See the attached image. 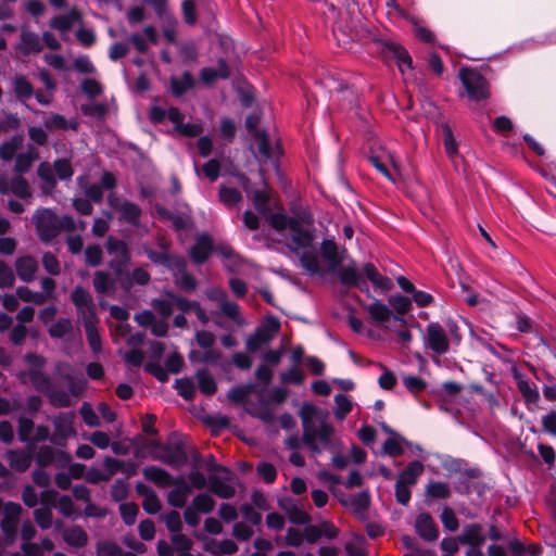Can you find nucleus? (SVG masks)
I'll use <instances>...</instances> for the list:
<instances>
[{"label":"nucleus","instance_id":"f257e3e1","mask_svg":"<svg viewBox=\"0 0 556 556\" xmlns=\"http://www.w3.org/2000/svg\"><path fill=\"white\" fill-rule=\"evenodd\" d=\"M291 253L299 258L301 265L309 273H321L324 266L337 271L340 281L346 286L362 289L366 286L355 263L349 258L346 250L340 245H289Z\"/></svg>","mask_w":556,"mask_h":556},{"label":"nucleus","instance_id":"f03ea898","mask_svg":"<svg viewBox=\"0 0 556 556\" xmlns=\"http://www.w3.org/2000/svg\"><path fill=\"white\" fill-rule=\"evenodd\" d=\"M253 204L258 213L268 219L271 227L287 233L294 243H309L316 239V232H320L315 225L313 215L306 207L298 206L291 210V215L271 213L267 192L257 190L253 193Z\"/></svg>","mask_w":556,"mask_h":556},{"label":"nucleus","instance_id":"7ed1b4c3","mask_svg":"<svg viewBox=\"0 0 556 556\" xmlns=\"http://www.w3.org/2000/svg\"><path fill=\"white\" fill-rule=\"evenodd\" d=\"M303 435L302 442L314 454H320L323 450L332 444L333 427L328 422V414L312 404H303L300 410Z\"/></svg>","mask_w":556,"mask_h":556},{"label":"nucleus","instance_id":"20e7f679","mask_svg":"<svg viewBox=\"0 0 556 556\" xmlns=\"http://www.w3.org/2000/svg\"><path fill=\"white\" fill-rule=\"evenodd\" d=\"M159 251L152 249L147 250L149 257L154 262L162 264L168 268L177 270L176 285L186 292H193L197 287L195 278L186 271V261L181 256L172 254L167 250V245H157Z\"/></svg>","mask_w":556,"mask_h":556},{"label":"nucleus","instance_id":"39448f33","mask_svg":"<svg viewBox=\"0 0 556 556\" xmlns=\"http://www.w3.org/2000/svg\"><path fill=\"white\" fill-rule=\"evenodd\" d=\"M154 448L153 457L173 468H180L188 462V447L185 440L173 433L166 443L154 441L151 443Z\"/></svg>","mask_w":556,"mask_h":556},{"label":"nucleus","instance_id":"423d86ee","mask_svg":"<svg viewBox=\"0 0 556 556\" xmlns=\"http://www.w3.org/2000/svg\"><path fill=\"white\" fill-rule=\"evenodd\" d=\"M33 223L43 241L52 240L61 229L73 230L75 228V223L71 217L59 218L49 208H38L33 216Z\"/></svg>","mask_w":556,"mask_h":556},{"label":"nucleus","instance_id":"0eeeda50","mask_svg":"<svg viewBox=\"0 0 556 556\" xmlns=\"http://www.w3.org/2000/svg\"><path fill=\"white\" fill-rule=\"evenodd\" d=\"M459 77L472 100H482L489 96V87L485 78L476 70L463 68Z\"/></svg>","mask_w":556,"mask_h":556},{"label":"nucleus","instance_id":"6e6552de","mask_svg":"<svg viewBox=\"0 0 556 556\" xmlns=\"http://www.w3.org/2000/svg\"><path fill=\"white\" fill-rule=\"evenodd\" d=\"M71 301L76 307L77 314L83 321L88 319H96L98 317L92 295L83 287H75L71 294Z\"/></svg>","mask_w":556,"mask_h":556},{"label":"nucleus","instance_id":"1a4fd4ad","mask_svg":"<svg viewBox=\"0 0 556 556\" xmlns=\"http://www.w3.org/2000/svg\"><path fill=\"white\" fill-rule=\"evenodd\" d=\"M23 511V507L18 503L8 502L4 505L3 518L1 520V529L7 538V543L14 541L16 527Z\"/></svg>","mask_w":556,"mask_h":556},{"label":"nucleus","instance_id":"9d476101","mask_svg":"<svg viewBox=\"0 0 556 556\" xmlns=\"http://www.w3.org/2000/svg\"><path fill=\"white\" fill-rule=\"evenodd\" d=\"M426 343L434 353L442 355L450 349V342L444 328L438 323H430L426 328Z\"/></svg>","mask_w":556,"mask_h":556},{"label":"nucleus","instance_id":"9b49d317","mask_svg":"<svg viewBox=\"0 0 556 556\" xmlns=\"http://www.w3.org/2000/svg\"><path fill=\"white\" fill-rule=\"evenodd\" d=\"M280 325L277 320L270 321L268 326L257 328V330L248 338L247 350L249 352L258 351L264 344L269 343L278 333Z\"/></svg>","mask_w":556,"mask_h":556},{"label":"nucleus","instance_id":"f8f14e48","mask_svg":"<svg viewBox=\"0 0 556 556\" xmlns=\"http://www.w3.org/2000/svg\"><path fill=\"white\" fill-rule=\"evenodd\" d=\"M54 433L51 437V442L56 445H64L65 441L73 437L76 432L74 429V415L71 413L60 414L55 417Z\"/></svg>","mask_w":556,"mask_h":556},{"label":"nucleus","instance_id":"ddd939ff","mask_svg":"<svg viewBox=\"0 0 556 556\" xmlns=\"http://www.w3.org/2000/svg\"><path fill=\"white\" fill-rule=\"evenodd\" d=\"M278 506L287 514L289 520L295 525H306L311 521V516L305 511L303 505L292 497H282L278 501Z\"/></svg>","mask_w":556,"mask_h":556},{"label":"nucleus","instance_id":"4468645a","mask_svg":"<svg viewBox=\"0 0 556 556\" xmlns=\"http://www.w3.org/2000/svg\"><path fill=\"white\" fill-rule=\"evenodd\" d=\"M486 540L484 528L480 523H469L463 527L458 541L462 545H469V548H480Z\"/></svg>","mask_w":556,"mask_h":556},{"label":"nucleus","instance_id":"2eb2a0df","mask_svg":"<svg viewBox=\"0 0 556 556\" xmlns=\"http://www.w3.org/2000/svg\"><path fill=\"white\" fill-rule=\"evenodd\" d=\"M415 529L420 538L428 542H433L439 536L438 526L428 513H421L417 516Z\"/></svg>","mask_w":556,"mask_h":556},{"label":"nucleus","instance_id":"dca6fc26","mask_svg":"<svg viewBox=\"0 0 556 556\" xmlns=\"http://www.w3.org/2000/svg\"><path fill=\"white\" fill-rule=\"evenodd\" d=\"M20 379L24 383L29 381L35 390L43 395H46L53 386L51 378L45 374L43 370L39 371L38 369L21 372Z\"/></svg>","mask_w":556,"mask_h":556},{"label":"nucleus","instance_id":"f3484780","mask_svg":"<svg viewBox=\"0 0 556 556\" xmlns=\"http://www.w3.org/2000/svg\"><path fill=\"white\" fill-rule=\"evenodd\" d=\"M5 458L10 468L16 472H25L33 462L31 453L23 448L7 451Z\"/></svg>","mask_w":556,"mask_h":556},{"label":"nucleus","instance_id":"a211bd4d","mask_svg":"<svg viewBox=\"0 0 556 556\" xmlns=\"http://www.w3.org/2000/svg\"><path fill=\"white\" fill-rule=\"evenodd\" d=\"M369 162L387 179H389L392 182H395V178L391 175V173L388 169V164H391L394 170L397 173L400 172V166L391 152L383 151L379 155H370Z\"/></svg>","mask_w":556,"mask_h":556},{"label":"nucleus","instance_id":"6ab92c4d","mask_svg":"<svg viewBox=\"0 0 556 556\" xmlns=\"http://www.w3.org/2000/svg\"><path fill=\"white\" fill-rule=\"evenodd\" d=\"M108 200L110 205L119 212V219L136 224L140 215V208L136 204L125 201L119 205L114 194H110Z\"/></svg>","mask_w":556,"mask_h":556},{"label":"nucleus","instance_id":"aec40b11","mask_svg":"<svg viewBox=\"0 0 556 556\" xmlns=\"http://www.w3.org/2000/svg\"><path fill=\"white\" fill-rule=\"evenodd\" d=\"M210 490L220 498H231L236 494L235 488L229 484L232 480H225L224 473L211 475L208 478Z\"/></svg>","mask_w":556,"mask_h":556},{"label":"nucleus","instance_id":"412c9836","mask_svg":"<svg viewBox=\"0 0 556 556\" xmlns=\"http://www.w3.org/2000/svg\"><path fill=\"white\" fill-rule=\"evenodd\" d=\"M216 253L222 256L225 267L231 273H239L244 266L243 258L229 245H217Z\"/></svg>","mask_w":556,"mask_h":556},{"label":"nucleus","instance_id":"4be33fe9","mask_svg":"<svg viewBox=\"0 0 556 556\" xmlns=\"http://www.w3.org/2000/svg\"><path fill=\"white\" fill-rule=\"evenodd\" d=\"M204 549L214 556L232 555L238 552V545L232 540H223L220 542L208 539L204 543Z\"/></svg>","mask_w":556,"mask_h":556},{"label":"nucleus","instance_id":"5701e85b","mask_svg":"<svg viewBox=\"0 0 556 556\" xmlns=\"http://www.w3.org/2000/svg\"><path fill=\"white\" fill-rule=\"evenodd\" d=\"M17 276L21 280L29 282L35 278L38 269L37 261L31 256L20 257L15 262Z\"/></svg>","mask_w":556,"mask_h":556},{"label":"nucleus","instance_id":"b1692460","mask_svg":"<svg viewBox=\"0 0 556 556\" xmlns=\"http://www.w3.org/2000/svg\"><path fill=\"white\" fill-rule=\"evenodd\" d=\"M144 478L160 488H167L173 484V478L168 471L156 466H148L142 471Z\"/></svg>","mask_w":556,"mask_h":556},{"label":"nucleus","instance_id":"393cba45","mask_svg":"<svg viewBox=\"0 0 556 556\" xmlns=\"http://www.w3.org/2000/svg\"><path fill=\"white\" fill-rule=\"evenodd\" d=\"M371 498L368 491H362L350 498V505L352 513L358 519H365L367 516L368 508L370 506Z\"/></svg>","mask_w":556,"mask_h":556},{"label":"nucleus","instance_id":"a878e982","mask_svg":"<svg viewBox=\"0 0 556 556\" xmlns=\"http://www.w3.org/2000/svg\"><path fill=\"white\" fill-rule=\"evenodd\" d=\"M25 55L38 53L42 49L41 40L35 33L23 30L21 34V42L17 47Z\"/></svg>","mask_w":556,"mask_h":556},{"label":"nucleus","instance_id":"bb28decb","mask_svg":"<svg viewBox=\"0 0 556 556\" xmlns=\"http://www.w3.org/2000/svg\"><path fill=\"white\" fill-rule=\"evenodd\" d=\"M364 274L367 279L376 287L383 291H389L392 289L393 283L390 278L382 276L374 264L367 263L364 266Z\"/></svg>","mask_w":556,"mask_h":556},{"label":"nucleus","instance_id":"cd10ccee","mask_svg":"<svg viewBox=\"0 0 556 556\" xmlns=\"http://www.w3.org/2000/svg\"><path fill=\"white\" fill-rule=\"evenodd\" d=\"M108 254L112 257L109 265L117 273L122 271V267L128 261L127 245H105Z\"/></svg>","mask_w":556,"mask_h":556},{"label":"nucleus","instance_id":"c85d7f7f","mask_svg":"<svg viewBox=\"0 0 556 556\" xmlns=\"http://www.w3.org/2000/svg\"><path fill=\"white\" fill-rule=\"evenodd\" d=\"M422 471L424 466L420 462H412L399 475L397 481L408 486L415 485L418 477L422 473Z\"/></svg>","mask_w":556,"mask_h":556},{"label":"nucleus","instance_id":"c756f323","mask_svg":"<svg viewBox=\"0 0 556 556\" xmlns=\"http://www.w3.org/2000/svg\"><path fill=\"white\" fill-rule=\"evenodd\" d=\"M98 323V317L96 319H88L83 321L88 343L94 353L101 352L102 349L101 338L97 327Z\"/></svg>","mask_w":556,"mask_h":556},{"label":"nucleus","instance_id":"7c9ffc66","mask_svg":"<svg viewBox=\"0 0 556 556\" xmlns=\"http://www.w3.org/2000/svg\"><path fill=\"white\" fill-rule=\"evenodd\" d=\"M64 541L74 547H84L88 543L87 532L79 526H74L63 532Z\"/></svg>","mask_w":556,"mask_h":556},{"label":"nucleus","instance_id":"2f4dec72","mask_svg":"<svg viewBox=\"0 0 556 556\" xmlns=\"http://www.w3.org/2000/svg\"><path fill=\"white\" fill-rule=\"evenodd\" d=\"M93 287L98 293L109 294L115 289V280L108 273L96 271L93 276Z\"/></svg>","mask_w":556,"mask_h":556},{"label":"nucleus","instance_id":"473e14b6","mask_svg":"<svg viewBox=\"0 0 556 556\" xmlns=\"http://www.w3.org/2000/svg\"><path fill=\"white\" fill-rule=\"evenodd\" d=\"M79 20V13L76 10H72L68 14L55 16L50 26L61 33H67Z\"/></svg>","mask_w":556,"mask_h":556},{"label":"nucleus","instance_id":"72a5a7b5","mask_svg":"<svg viewBox=\"0 0 556 556\" xmlns=\"http://www.w3.org/2000/svg\"><path fill=\"white\" fill-rule=\"evenodd\" d=\"M38 157L37 149L29 147L26 152L16 156L15 170L20 174L26 173Z\"/></svg>","mask_w":556,"mask_h":556},{"label":"nucleus","instance_id":"f704fd0d","mask_svg":"<svg viewBox=\"0 0 556 556\" xmlns=\"http://www.w3.org/2000/svg\"><path fill=\"white\" fill-rule=\"evenodd\" d=\"M228 75L229 72L226 63L224 61H219L217 68L205 67L201 71V80L204 84L210 85L217 78H226Z\"/></svg>","mask_w":556,"mask_h":556},{"label":"nucleus","instance_id":"c9c22d12","mask_svg":"<svg viewBox=\"0 0 556 556\" xmlns=\"http://www.w3.org/2000/svg\"><path fill=\"white\" fill-rule=\"evenodd\" d=\"M366 311L369 313L371 318L378 323H386L392 316L391 309L378 300H375L372 303L367 305Z\"/></svg>","mask_w":556,"mask_h":556},{"label":"nucleus","instance_id":"e433bc0d","mask_svg":"<svg viewBox=\"0 0 556 556\" xmlns=\"http://www.w3.org/2000/svg\"><path fill=\"white\" fill-rule=\"evenodd\" d=\"M442 141L444 150L450 159H454L458 154V146L453 136L452 129L447 124L441 126Z\"/></svg>","mask_w":556,"mask_h":556},{"label":"nucleus","instance_id":"4c0bfd02","mask_svg":"<svg viewBox=\"0 0 556 556\" xmlns=\"http://www.w3.org/2000/svg\"><path fill=\"white\" fill-rule=\"evenodd\" d=\"M514 378L517 380L519 392L522 394L527 402L534 403L539 400V392L536 389H533L520 372L515 370Z\"/></svg>","mask_w":556,"mask_h":556},{"label":"nucleus","instance_id":"58836bf2","mask_svg":"<svg viewBox=\"0 0 556 556\" xmlns=\"http://www.w3.org/2000/svg\"><path fill=\"white\" fill-rule=\"evenodd\" d=\"M191 492V486L175 488L168 493L167 503L173 507L181 508L186 505Z\"/></svg>","mask_w":556,"mask_h":556},{"label":"nucleus","instance_id":"ea45409f","mask_svg":"<svg viewBox=\"0 0 556 556\" xmlns=\"http://www.w3.org/2000/svg\"><path fill=\"white\" fill-rule=\"evenodd\" d=\"M9 191H12L21 198L29 195L28 185L22 177L13 179L10 188L4 184L3 180H0V193H8Z\"/></svg>","mask_w":556,"mask_h":556},{"label":"nucleus","instance_id":"a19ab883","mask_svg":"<svg viewBox=\"0 0 556 556\" xmlns=\"http://www.w3.org/2000/svg\"><path fill=\"white\" fill-rule=\"evenodd\" d=\"M23 144L22 136H14L10 140L4 141L0 147V155L4 161H11L16 151Z\"/></svg>","mask_w":556,"mask_h":556},{"label":"nucleus","instance_id":"79ce46f5","mask_svg":"<svg viewBox=\"0 0 556 556\" xmlns=\"http://www.w3.org/2000/svg\"><path fill=\"white\" fill-rule=\"evenodd\" d=\"M46 396L49 399L50 403L56 407H68L72 404L68 393L62 389L54 388V386L50 388Z\"/></svg>","mask_w":556,"mask_h":556},{"label":"nucleus","instance_id":"37998d69","mask_svg":"<svg viewBox=\"0 0 556 556\" xmlns=\"http://www.w3.org/2000/svg\"><path fill=\"white\" fill-rule=\"evenodd\" d=\"M197 379H198V383H199V388H200L201 392H203L207 395H212L216 392V390H217L216 383H215L213 377L211 376V374L208 372V370H206V369L198 370Z\"/></svg>","mask_w":556,"mask_h":556},{"label":"nucleus","instance_id":"c03bdc74","mask_svg":"<svg viewBox=\"0 0 556 556\" xmlns=\"http://www.w3.org/2000/svg\"><path fill=\"white\" fill-rule=\"evenodd\" d=\"M451 494L450 486L444 482H430L426 486V495L435 500L448 498Z\"/></svg>","mask_w":556,"mask_h":556},{"label":"nucleus","instance_id":"a18cd8bd","mask_svg":"<svg viewBox=\"0 0 556 556\" xmlns=\"http://www.w3.org/2000/svg\"><path fill=\"white\" fill-rule=\"evenodd\" d=\"M34 519L42 530H48L53 525V513L50 507H40L34 510Z\"/></svg>","mask_w":556,"mask_h":556},{"label":"nucleus","instance_id":"49530a36","mask_svg":"<svg viewBox=\"0 0 556 556\" xmlns=\"http://www.w3.org/2000/svg\"><path fill=\"white\" fill-rule=\"evenodd\" d=\"M16 295L23 302H30L37 305H42L47 301V295L41 292H33L27 287H18L16 289Z\"/></svg>","mask_w":556,"mask_h":556},{"label":"nucleus","instance_id":"de8ad7c7","mask_svg":"<svg viewBox=\"0 0 556 556\" xmlns=\"http://www.w3.org/2000/svg\"><path fill=\"white\" fill-rule=\"evenodd\" d=\"M193 78L189 73H184L180 77L172 78V90L176 96H181L193 87Z\"/></svg>","mask_w":556,"mask_h":556},{"label":"nucleus","instance_id":"09e8293b","mask_svg":"<svg viewBox=\"0 0 556 556\" xmlns=\"http://www.w3.org/2000/svg\"><path fill=\"white\" fill-rule=\"evenodd\" d=\"M203 463H204L205 468L211 472V475L224 473L225 480H233L235 479V475L229 469H227L226 467H224L222 465L216 464V459H215L214 455H212V454L207 455L204 458Z\"/></svg>","mask_w":556,"mask_h":556},{"label":"nucleus","instance_id":"8fccbe9b","mask_svg":"<svg viewBox=\"0 0 556 556\" xmlns=\"http://www.w3.org/2000/svg\"><path fill=\"white\" fill-rule=\"evenodd\" d=\"M38 175L43 181L45 191L50 192L55 186V180L51 165L48 162L40 163L38 166Z\"/></svg>","mask_w":556,"mask_h":556},{"label":"nucleus","instance_id":"3c124183","mask_svg":"<svg viewBox=\"0 0 556 556\" xmlns=\"http://www.w3.org/2000/svg\"><path fill=\"white\" fill-rule=\"evenodd\" d=\"M217 245H192L190 249V256L197 264L204 263L210 255L216 253Z\"/></svg>","mask_w":556,"mask_h":556},{"label":"nucleus","instance_id":"603ef678","mask_svg":"<svg viewBox=\"0 0 556 556\" xmlns=\"http://www.w3.org/2000/svg\"><path fill=\"white\" fill-rule=\"evenodd\" d=\"M194 509H197L199 513H204V514H208L211 513L214 507H215V501L214 498L206 494V493H201V494H198L193 500H192V505H191Z\"/></svg>","mask_w":556,"mask_h":556},{"label":"nucleus","instance_id":"864d4df0","mask_svg":"<svg viewBox=\"0 0 556 556\" xmlns=\"http://www.w3.org/2000/svg\"><path fill=\"white\" fill-rule=\"evenodd\" d=\"M55 450L49 445H42L39 447L37 454H36V463L39 467L46 468L52 464H54L55 460Z\"/></svg>","mask_w":556,"mask_h":556},{"label":"nucleus","instance_id":"5fc2aeb1","mask_svg":"<svg viewBox=\"0 0 556 556\" xmlns=\"http://www.w3.org/2000/svg\"><path fill=\"white\" fill-rule=\"evenodd\" d=\"M170 541L175 552L178 554L190 553L193 546L192 540L181 532L173 534Z\"/></svg>","mask_w":556,"mask_h":556},{"label":"nucleus","instance_id":"6e6d98bb","mask_svg":"<svg viewBox=\"0 0 556 556\" xmlns=\"http://www.w3.org/2000/svg\"><path fill=\"white\" fill-rule=\"evenodd\" d=\"M121 517L125 525L132 526L139 513V507L135 503H124L119 505Z\"/></svg>","mask_w":556,"mask_h":556},{"label":"nucleus","instance_id":"4d7b16f0","mask_svg":"<svg viewBox=\"0 0 556 556\" xmlns=\"http://www.w3.org/2000/svg\"><path fill=\"white\" fill-rule=\"evenodd\" d=\"M73 330L72 321L68 318H60L49 328L52 338H63Z\"/></svg>","mask_w":556,"mask_h":556},{"label":"nucleus","instance_id":"13d9d810","mask_svg":"<svg viewBox=\"0 0 556 556\" xmlns=\"http://www.w3.org/2000/svg\"><path fill=\"white\" fill-rule=\"evenodd\" d=\"M334 415L338 419L343 420L346 417V415L352 410V402L344 394H337L334 396Z\"/></svg>","mask_w":556,"mask_h":556},{"label":"nucleus","instance_id":"bf43d9fd","mask_svg":"<svg viewBox=\"0 0 556 556\" xmlns=\"http://www.w3.org/2000/svg\"><path fill=\"white\" fill-rule=\"evenodd\" d=\"M161 518L164 520L169 532L173 534L181 532L182 521L180 514L177 510H170L169 513L163 515Z\"/></svg>","mask_w":556,"mask_h":556},{"label":"nucleus","instance_id":"052dcab7","mask_svg":"<svg viewBox=\"0 0 556 556\" xmlns=\"http://www.w3.org/2000/svg\"><path fill=\"white\" fill-rule=\"evenodd\" d=\"M174 302L170 298L168 299H153L151 302L152 307L162 316L163 319H167L173 314Z\"/></svg>","mask_w":556,"mask_h":556},{"label":"nucleus","instance_id":"680f3d73","mask_svg":"<svg viewBox=\"0 0 556 556\" xmlns=\"http://www.w3.org/2000/svg\"><path fill=\"white\" fill-rule=\"evenodd\" d=\"M256 472L266 483H273L277 477V470L275 466L266 462L257 464Z\"/></svg>","mask_w":556,"mask_h":556},{"label":"nucleus","instance_id":"e2e57ef3","mask_svg":"<svg viewBox=\"0 0 556 556\" xmlns=\"http://www.w3.org/2000/svg\"><path fill=\"white\" fill-rule=\"evenodd\" d=\"M255 139L257 144V150L260 154V159L262 161H266L271 157V149L267 137L264 132L255 131Z\"/></svg>","mask_w":556,"mask_h":556},{"label":"nucleus","instance_id":"0e129e2a","mask_svg":"<svg viewBox=\"0 0 556 556\" xmlns=\"http://www.w3.org/2000/svg\"><path fill=\"white\" fill-rule=\"evenodd\" d=\"M279 377L283 383L302 384L304 381V374L298 366L281 372Z\"/></svg>","mask_w":556,"mask_h":556},{"label":"nucleus","instance_id":"69168bd1","mask_svg":"<svg viewBox=\"0 0 556 556\" xmlns=\"http://www.w3.org/2000/svg\"><path fill=\"white\" fill-rule=\"evenodd\" d=\"M14 92L20 99L26 100L31 97L33 87L24 77H17L14 80Z\"/></svg>","mask_w":556,"mask_h":556},{"label":"nucleus","instance_id":"338daca9","mask_svg":"<svg viewBox=\"0 0 556 556\" xmlns=\"http://www.w3.org/2000/svg\"><path fill=\"white\" fill-rule=\"evenodd\" d=\"M112 215L108 212H103L100 217L94 219L92 233L96 237H102L108 231Z\"/></svg>","mask_w":556,"mask_h":556},{"label":"nucleus","instance_id":"774afa93","mask_svg":"<svg viewBox=\"0 0 556 556\" xmlns=\"http://www.w3.org/2000/svg\"><path fill=\"white\" fill-rule=\"evenodd\" d=\"M122 548L112 542H102L98 544L97 556H121Z\"/></svg>","mask_w":556,"mask_h":556}]
</instances>
